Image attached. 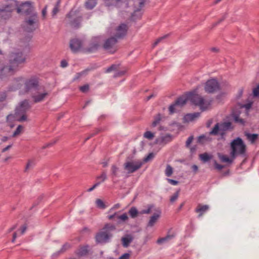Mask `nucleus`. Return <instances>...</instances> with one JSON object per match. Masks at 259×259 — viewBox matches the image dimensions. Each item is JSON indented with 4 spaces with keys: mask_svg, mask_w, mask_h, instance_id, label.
Returning a JSON list of instances; mask_svg holds the SVG:
<instances>
[{
    "mask_svg": "<svg viewBox=\"0 0 259 259\" xmlns=\"http://www.w3.org/2000/svg\"><path fill=\"white\" fill-rule=\"evenodd\" d=\"M144 4L145 1L140 0L138 2V7L135 6L134 12L131 14V18L133 20H135L141 17L142 13L141 12V10L144 7ZM135 6H136V4H135Z\"/></svg>",
    "mask_w": 259,
    "mask_h": 259,
    "instance_id": "15",
    "label": "nucleus"
},
{
    "mask_svg": "<svg viewBox=\"0 0 259 259\" xmlns=\"http://www.w3.org/2000/svg\"><path fill=\"white\" fill-rule=\"evenodd\" d=\"M96 179L101 180L100 183L104 182L107 179L106 172L103 171L100 176L97 177Z\"/></svg>",
    "mask_w": 259,
    "mask_h": 259,
    "instance_id": "44",
    "label": "nucleus"
},
{
    "mask_svg": "<svg viewBox=\"0 0 259 259\" xmlns=\"http://www.w3.org/2000/svg\"><path fill=\"white\" fill-rule=\"evenodd\" d=\"M220 132V123H217L215 124L212 130L209 133V135L217 136Z\"/></svg>",
    "mask_w": 259,
    "mask_h": 259,
    "instance_id": "31",
    "label": "nucleus"
},
{
    "mask_svg": "<svg viewBox=\"0 0 259 259\" xmlns=\"http://www.w3.org/2000/svg\"><path fill=\"white\" fill-rule=\"evenodd\" d=\"M119 168L115 164H113L111 167V174L110 176L112 179H114L118 176Z\"/></svg>",
    "mask_w": 259,
    "mask_h": 259,
    "instance_id": "27",
    "label": "nucleus"
},
{
    "mask_svg": "<svg viewBox=\"0 0 259 259\" xmlns=\"http://www.w3.org/2000/svg\"><path fill=\"white\" fill-rule=\"evenodd\" d=\"M118 67L119 65L113 64L106 69V72L109 73L112 71L117 70V69L118 68Z\"/></svg>",
    "mask_w": 259,
    "mask_h": 259,
    "instance_id": "46",
    "label": "nucleus"
},
{
    "mask_svg": "<svg viewBox=\"0 0 259 259\" xmlns=\"http://www.w3.org/2000/svg\"><path fill=\"white\" fill-rule=\"evenodd\" d=\"M117 214H118V212H115L113 214L108 215V219L109 220H113V219L117 220Z\"/></svg>",
    "mask_w": 259,
    "mask_h": 259,
    "instance_id": "60",
    "label": "nucleus"
},
{
    "mask_svg": "<svg viewBox=\"0 0 259 259\" xmlns=\"http://www.w3.org/2000/svg\"><path fill=\"white\" fill-rule=\"evenodd\" d=\"M180 193V190H178L170 198V201L171 203L174 202L178 199Z\"/></svg>",
    "mask_w": 259,
    "mask_h": 259,
    "instance_id": "49",
    "label": "nucleus"
},
{
    "mask_svg": "<svg viewBox=\"0 0 259 259\" xmlns=\"http://www.w3.org/2000/svg\"><path fill=\"white\" fill-rule=\"evenodd\" d=\"M221 89L218 80L214 78L208 80L205 84L204 90L208 93H213Z\"/></svg>",
    "mask_w": 259,
    "mask_h": 259,
    "instance_id": "10",
    "label": "nucleus"
},
{
    "mask_svg": "<svg viewBox=\"0 0 259 259\" xmlns=\"http://www.w3.org/2000/svg\"><path fill=\"white\" fill-rule=\"evenodd\" d=\"M34 165V162L32 160H28L26 165L24 171L27 172L29 169L31 168Z\"/></svg>",
    "mask_w": 259,
    "mask_h": 259,
    "instance_id": "50",
    "label": "nucleus"
},
{
    "mask_svg": "<svg viewBox=\"0 0 259 259\" xmlns=\"http://www.w3.org/2000/svg\"><path fill=\"white\" fill-rule=\"evenodd\" d=\"M16 9H17V13H22L27 16L32 14V13H36L34 11L32 3L30 2L23 3L19 6L17 4V6H15Z\"/></svg>",
    "mask_w": 259,
    "mask_h": 259,
    "instance_id": "7",
    "label": "nucleus"
},
{
    "mask_svg": "<svg viewBox=\"0 0 259 259\" xmlns=\"http://www.w3.org/2000/svg\"><path fill=\"white\" fill-rule=\"evenodd\" d=\"M23 129V126L21 125H19L17 127L16 130L14 132L13 134V137H15L20 135L21 132L22 131Z\"/></svg>",
    "mask_w": 259,
    "mask_h": 259,
    "instance_id": "43",
    "label": "nucleus"
},
{
    "mask_svg": "<svg viewBox=\"0 0 259 259\" xmlns=\"http://www.w3.org/2000/svg\"><path fill=\"white\" fill-rule=\"evenodd\" d=\"M97 4V0H88L85 3V7L88 9H92Z\"/></svg>",
    "mask_w": 259,
    "mask_h": 259,
    "instance_id": "34",
    "label": "nucleus"
},
{
    "mask_svg": "<svg viewBox=\"0 0 259 259\" xmlns=\"http://www.w3.org/2000/svg\"><path fill=\"white\" fill-rule=\"evenodd\" d=\"M104 2L106 6L110 7L116 5L121 2V0H104Z\"/></svg>",
    "mask_w": 259,
    "mask_h": 259,
    "instance_id": "32",
    "label": "nucleus"
},
{
    "mask_svg": "<svg viewBox=\"0 0 259 259\" xmlns=\"http://www.w3.org/2000/svg\"><path fill=\"white\" fill-rule=\"evenodd\" d=\"M153 206L152 205H149L147 209L142 210L140 212V214H149L151 212V209Z\"/></svg>",
    "mask_w": 259,
    "mask_h": 259,
    "instance_id": "51",
    "label": "nucleus"
},
{
    "mask_svg": "<svg viewBox=\"0 0 259 259\" xmlns=\"http://www.w3.org/2000/svg\"><path fill=\"white\" fill-rule=\"evenodd\" d=\"M144 137L148 140H152L154 137V135L150 131H147L144 133Z\"/></svg>",
    "mask_w": 259,
    "mask_h": 259,
    "instance_id": "45",
    "label": "nucleus"
},
{
    "mask_svg": "<svg viewBox=\"0 0 259 259\" xmlns=\"http://www.w3.org/2000/svg\"><path fill=\"white\" fill-rule=\"evenodd\" d=\"M174 237H175V235H174V234L167 235L165 237L161 238H159V239H158L157 241V243L158 244L162 243L164 242L174 238Z\"/></svg>",
    "mask_w": 259,
    "mask_h": 259,
    "instance_id": "37",
    "label": "nucleus"
},
{
    "mask_svg": "<svg viewBox=\"0 0 259 259\" xmlns=\"http://www.w3.org/2000/svg\"><path fill=\"white\" fill-rule=\"evenodd\" d=\"M100 184V182H97L91 188H89L87 191L90 192L94 190L97 186H98Z\"/></svg>",
    "mask_w": 259,
    "mask_h": 259,
    "instance_id": "61",
    "label": "nucleus"
},
{
    "mask_svg": "<svg viewBox=\"0 0 259 259\" xmlns=\"http://www.w3.org/2000/svg\"><path fill=\"white\" fill-rule=\"evenodd\" d=\"M126 71H127L126 69H124L123 70H121V71L117 72L114 75V77H119V76H121L123 75L124 74H125Z\"/></svg>",
    "mask_w": 259,
    "mask_h": 259,
    "instance_id": "54",
    "label": "nucleus"
},
{
    "mask_svg": "<svg viewBox=\"0 0 259 259\" xmlns=\"http://www.w3.org/2000/svg\"><path fill=\"white\" fill-rule=\"evenodd\" d=\"M245 135L246 137L247 140H249L252 144L255 142V141L257 139L258 137V135L256 134H251L245 133Z\"/></svg>",
    "mask_w": 259,
    "mask_h": 259,
    "instance_id": "28",
    "label": "nucleus"
},
{
    "mask_svg": "<svg viewBox=\"0 0 259 259\" xmlns=\"http://www.w3.org/2000/svg\"><path fill=\"white\" fill-rule=\"evenodd\" d=\"M154 155L153 153H150L146 157H145L143 159L144 162H147L149 160H151L153 158Z\"/></svg>",
    "mask_w": 259,
    "mask_h": 259,
    "instance_id": "52",
    "label": "nucleus"
},
{
    "mask_svg": "<svg viewBox=\"0 0 259 259\" xmlns=\"http://www.w3.org/2000/svg\"><path fill=\"white\" fill-rule=\"evenodd\" d=\"M161 120V114H157L154 117V120L152 123V126L153 127L156 126L159 123V122Z\"/></svg>",
    "mask_w": 259,
    "mask_h": 259,
    "instance_id": "38",
    "label": "nucleus"
},
{
    "mask_svg": "<svg viewBox=\"0 0 259 259\" xmlns=\"http://www.w3.org/2000/svg\"><path fill=\"white\" fill-rule=\"evenodd\" d=\"M31 108L29 101L27 100H24L21 102L19 105L16 109L15 114L26 113Z\"/></svg>",
    "mask_w": 259,
    "mask_h": 259,
    "instance_id": "16",
    "label": "nucleus"
},
{
    "mask_svg": "<svg viewBox=\"0 0 259 259\" xmlns=\"http://www.w3.org/2000/svg\"><path fill=\"white\" fill-rule=\"evenodd\" d=\"M17 118V121L19 122H23L27 120V116L26 113L15 114Z\"/></svg>",
    "mask_w": 259,
    "mask_h": 259,
    "instance_id": "35",
    "label": "nucleus"
},
{
    "mask_svg": "<svg viewBox=\"0 0 259 259\" xmlns=\"http://www.w3.org/2000/svg\"><path fill=\"white\" fill-rule=\"evenodd\" d=\"M128 214L132 218L134 219L137 217L140 213L136 207H132L128 210Z\"/></svg>",
    "mask_w": 259,
    "mask_h": 259,
    "instance_id": "29",
    "label": "nucleus"
},
{
    "mask_svg": "<svg viewBox=\"0 0 259 259\" xmlns=\"http://www.w3.org/2000/svg\"><path fill=\"white\" fill-rule=\"evenodd\" d=\"M27 229V226L26 224H24L21 226L20 228V234L21 235L23 234L26 231Z\"/></svg>",
    "mask_w": 259,
    "mask_h": 259,
    "instance_id": "56",
    "label": "nucleus"
},
{
    "mask_svg": "<svg viewBox=\"0 0 259 259\" xmlns=\"http://www.w3.org/2000/svg\"><path fill=\"white\" fill-rule=\"evenodd\" d=\"M214 165L215 168L219 170H221L224 167V165L218 164L216 161H214Z\"/></svg>",
    "mask_w": 259,
    "mask_h": 259,
    "instance_id": "58",
    "label": "nucleus"
},
{
    "mask_svg": "<svg viewBox=\"0 0 259 259\" xmlns=\"http://www.w3.org/2000/svg\"><path fill=\"white\" fill-rule=\"evenodd\" d=\"M60 3H61V1L60 0H58L57 1V2L56 5L55 6L54 8H53V11H52V16H55L58 13V12H59V7H60Z\"/></svg>",
    "mask_w": 259,
    "mask_h": 259,
    "instance_id": "39",
    "label": "nucleus"
},
{
    "mask_svg": "<svg viewBox=\"0 0 259 259\" xmlns=\"http://www.w3.org/2000/svg\"><path fill=\"white\" fill-rule=\"evenodd\" d=\"M89 88L90 87L89 84H85L83 86L80 87L79 88V89L80 91L82 92V93H87L89 91Z\"/></svg>",
    "mask_w": 259,
    "mask_h": 259,
    "instance_id": "53",
    "label": "nucleus"
},
{
    "mask_svg": "<svg viewBox=\"0 0 259 259\" xmlns=\"http://www.w3.org/2000/svg\"><path fill=\"white\" fill-rule=\"evenodd\" d=\"M209 206L208 205H202L199 204L195 209V211L199 213L198 217H201L203 214L209 209Z\"/></svg>",
    "mask_w": 259,
    "mask_h": 259,
    "instance_id": "24",
    "label": "nucleus"
},
{
    "mask_svg": "<svg viewBox=\"0 0 259 259\" xmlns=\"http://www.w3.org/2000/svg\"><path fill=\"white\" fill-rule=\"evenodd\" d=\"M169 34H166L162 37H160L156 39V40L153 44L152 47L154 48L156 46H157L160 41H161L163 39L167 38Z\"/></svg>",
    "mask_w": 259,
    "mask_h": 259,
    "instance_id": "47",
    "label": "nucleus"
},
{
    "mask_svg": "<svg viewBox=\"0 0 259 259\" xmlns=\"http://www.w3.org/2000/svg\"><path fill=\"white\" fill-rule=\"evenodd\" d=\"M253 95L254 97L259 96V84L253 90Z\"/></svg>",
    "mask_w": 259,
    "mask_h": 259,
    "instance_id": "55",
    "label": "nucleus"
},
{
    "mask_svg": "<svg viewBox=\"0 0 259 259\" xmlns=\"http://www.w3.org/2000/svg\"><path fill=\"white\" fill-rule=\"evenodd\" d=\"M100 46V40L99 38L95 37L92 39L89 47L84 49L87 53H93L98 50Z\"/></svg>",
    "mask_w": 259,
    "mask_h": 259,
    "instance_id": "14",
    "label": "nucleus"
},
{
    "mask_svg": "<svg viewBox=\"0 0 259 259\" xmlns=\"http://www.w3.org/2000/svg\"><path fill=\"white\" fill-rule=\"evenodd\" d=\"M167 181L172 185H177L179 183L178 181L170 179H167Z\"/></svg>",
    "mask_w": 259,
    "mask_h": 259,
    "instance_id": "62",
    "label": "nucleus"
},
{
    "mask_svg": "<svg viewBox=\"0 0 259 259\" xmlns=\"http://www.w3.org/2000/svg\"><path fill=\"white\" fill-rule=\"evenodd\" d=\"M17 6V2L15 1H11L9 5L0 9V19L6 20L11 17V13L15 10V6Z\"/></svg>",
    "mask_w": 259,
    "mask_h": 259,
    "instance_id": "5",
    "label": "nucleus"
},
{
    "mask_svg": "<svg viewBox=\"0 0 259 259\" xmlns=\"http://www.w3.org/2000/svg\"><path fill=\"white\" fill-rule=\"evenodd\" d=\"M143 162L140 161L126 160L123 164V168L128 174L134 173L140 169Z\"/></svg>",
    "mask_w": 259,
    "mask_h": 259,
    "instance_id": "6",
    "label": "nucleus"
},
{
    "mask_svg": "<svg viewBox=\"0 0 259 259\" xmlns=\"http://www.w3.org/2000/svg\"><path fill=\"white\" fill-rule=\"evenodd\" d=\"M165 172L167 177L171 176L173 173L172 167L170 165H167Z\"/></svg>",
    "mask_w": 259,
    "mask_h": 259,
    "instance_id": "42",
    "label": "nucleus"
},
{
    "mask_svg": "<svg viewBox=\"0 0 259 259\" xmlns=\"http://www.w3.org/2000/svg\"><path fill=\"white\" fill-rule=\"evenodd\" d=\"M131 257V254L129 253H125L121 255L118 259H130Z\"/></svg>",
    "mask_w": 259,
    "mask_h": 259,
    "instance_id": "59",
    "label": "nucleus"
},
{
    "mask_svg": "<svg viewBox=\"0 0 259 259\" xmlns=\"http://www.w3.org/2000/svg\"><path fill=\"white\" fill-rule=\"evenodd\" d=\"M89 246H80L74 252L75 255L78 257H80L88 254Z\"/></svg>",
    "mask_w": 259,
    "mask_h": 259,
    "instance_id": "20",
    "label": "nucleus"
},
{
    "mask_svg": "<svg viewBox=\"0 0 259 259\" xmlns=\"http://www.w3.org/2000/svg\"><path fill=\"white\" fill-rule=\"evenodd\" d=\"M199 158L205 163L208 161L211 158V156L207 153H204L199 155Z\"/></svg>",
    "mask_w": 259,
    "mask_h": 259,
    "instance_id": "33",
    "label": "nucleus"
},
{
    "mask_svg": "<svg viewBox=\"0 0 259 259\" xmlns=\"http://www.w3.org/2000/svg\"><path fill=\"white\" fill-rule=\"evenodd\" d=\"M89 70V69H86V70H83L80 72L77 73L76 74L74 80L77 79L83 75H85L87 74Z\"/></svg>",
    "mask_w": 259,
    "mask_h": 259,
    "instance_id": "48",
    "label": "nucleus"
},
{
    "mask_svg": "<svg viewBox=\"0 0 259 259\" xmlns=\"http://www.w3.org/2000/svg\"><path fill=\"white\" fill-rule=\"evenodd\" d=\"M117 39L114 36L107 39L103 46L105 50L110 53H114L117 51L116 43Z\"/></svg>",
    "mask_w": 259,
    "mask_h": 259,
    "instance_id": "9",
    "label": "nucleus"
},
{
    "mask_svg": "<svg viewBox=\"0 0 259 259\" xmlns=\"http://www.w3.org/2000/svg\"><path fill=\"white\" fill-rule=\"evenodd\" d=\"M128 219V217L126 213H124L121 215H117V223L119 224L123 222H125Z\"/></svg>",
    "mask_w": 259,
    "mask_h": 259,
    "instance_id": "30",
    "label": "nucleus"
},
{
    "mask_svg": "<svg viewBox=\"0 0 259 259\" xmlns=\"http://www.w3.org/2000/svg\"><path fill=\"white\" fill-rule=\"evenodd\" d=\"M220 135L223 136L225 134V132L232 129V123L230 121H226L220 123Z\"/></svg>",
    "mask_w": 259,
    "mask_h": 259,
    "instance_id": "21",
    "label": "nucleus"
},
{
    "mask_svg": "<svg viewBox=\"0 0 259 259\" xmlns=\"http://www.w3.org/2000/svg\"><path fill=\"white\" fill-rule=\"evenodd\" d=\"M81 20V17H78L76 18H75L73 21H71V24L73 27H78L79 26Z\"/></svg>",
    "mask_w": 259,
    "mask_h": 259,
    "instance_id": "40",
    "label": "nucleus"
},
{
    "mask_svg": "<svg viewBox=\"0 0 259 259\" xmlns=\"http://www.w3.org/2000/svg\"><path fill=\"white\" fill-rule=\"evenodd\" d=\"M38 23V18L37 13H32L27 15L23 23V28L27 32H32L35 30Z\"/></svg>",
    "mask_w": 259,
    "mask_h": 259,
    "instance_id": "4",
    "label": "nucleus"
},
{
    "mask_svg": "<svg viewBox=\"0 0 259 259\" xmlns=\"http://www.w3.org/2000/svg\"><path fill=\"white\" fill-rule=\"evenodd\" d=\"M171 140V136L169 134H166L157 138L155 140V143L159 145H164L170 142Z\"/></svg>",
    "mask_w": 259,
    "mask_h": 259,
    "instance_id": "18",
    "label": "nucleus"
},
{
    "mask_svg": "<svg viewBox=\"0 0 259 259\" xmlns=\"http://www.w3.org/2000/svg\"><path fill=\"white\" fill-rule=\"evenodd\" d=\"M128 26L124 23H122L118 26L115 29L114 37L117 39L123 38L126 34Z\"/></svg>",
    "mask_w": 259,
    "mask_h": 259,
    "instance_id": "13",
    "label": "nucleus"
},
{
    "mask_svg": "<svg viewBox=\"0 0 259 259\" xmlns=\"http://www.w3.org/2000/svg\"><path fill=\"white\" fill-rule=\"evenodd\" d=\"M218 157L221 162L224 163H228L231 164L233 162L234 159L231 157V158H229L227 155L222 154L221 153H218Z\"/></svg>",
    "mask_w": 259,
    "mask_h": 259,
    "instance_id": "26",
    "label": "nucleus"
},
{
    "mask_svg": "<svg viewBox=\"0 0 259 259\" xmlns=\"http://www.w3.org/2000/svg\"><path fill=\"white\" fill-rule=\"evenodd\" d=\"M134 240L133 236L131 234H126L124 237H122L121 241L122 244L124 247H127L129 246L130 244Z\"/></svg>",
    "mask_w": 259,
    "mask_h": 259,
    "instance_id": "23",
    "label": "nucleus"
},
{
    "mask_svg": "<svg viewBox=\"0 0 259 259\" xmlns=\"http://www.w3.org/2000/svg\"><path fill=\"white\" fill-rule=\"evenodd\" d=\"M212 138L209 136L202 135L197 138V143L200 144H205L211 142Z\"/></svg>",
    "mask_w": 259,
    "mask_h": 259,
    "instance_id": "25",
    "label": "nucleus"
},
{
    "mask_svg": "<svg viewBox=\"0 0 259 259\" xmlns=\"http://www.w3.org/2000/svg\"><path fill=\"white\" fill-rule=\"evenodd\" d=\"M234 120L236 122H239L241 124L244 123L243 119L240 118L238 116H235L234 117Z\"/></svg>",
    "mask_w": 259,
    "mask_h": 259,
    "instance_id": "64",
    "label": "nucleus"
},
{
    "mask_svg": "<svg viewBox=\"0 0 259 259\" xmlns=\"http://www.w3.org/2000/svg\"><path fill=\"white\" fill-rule=\"evenodd\" d=\"M230 155L235 159L237 155H243L246 152V145L240 138L233 140L230 144Z\"/></svg>",
    "mask_w": 259,
    "mask_h": 259,
    "instance_id": "3",
    "label": "nucleus"
},
{
    "mask_svg": "<svg viewBox=\"0 0 259 259\" xmlns=\"http://www.w3.org/2000/svg\"><path fill=\"white\" fill-rule=\"evenodd\" d=\"M96 204L97 206L100 208L104 209L106 207V205L104 202L100 199H96Z\"/></svg>",
    "mask_w": 259,
    "mask_h": 259,
    "instance_id": "41",
    "label": "nucleus"
},
{
    "mask_svg": "<svg viewBox=\"0 0 259 259\" xmlns=\"http://www.w3.org/2000/svg\"><path fill=\"white\" fill-rule=\"evenodd\" d=\"M115 229L116 227L114 225L109 223L105 224L104 227L96 235V242L99 243L107 242L112 236L111 232Z\"/></svg>",
    "mask_w": 259,
    "mask_h": 259,
    "instance_id": "2",
    "label": "nucleus"
},
{
    "mask_svg": "<svg viewBox=\"0 0 259 259\" xmlns=\"http://www.w3.org/2000/svg\"><path fill=\"white\" fill-rule=\"evenodd\" d=\"M48 95L49 93L40 87L36 91L32 93L31 97L34 103H36L42 101Z\"/></svg>",
    "mask_w": 259,
    "mask_h": 259,
    "instance_id": "11",
    "label": "nucleus"
},
{
    "mask_svg": "<svg viewBox=\"0 0 259 259\" xmlns=\"http://www.w3.org/2000/svg\"><path fill=\"white\" fill-rule=\"evenodd\" d=\"M200 115V113L199 112L187 114L183 118V122L187 123L192 121L195 119L198 118Z\"/></svg>",
    "mask_w": 259,
    "mask_h": 259,
    "instance_id": "22",
    "label": "nucleus"
},
{
    "mask_svg": "<svg viewBox=\"0 0 259 259\" xmlns=\"http://www.w3.org/2000/svg\"><path fill=\"white\" fill-rule=\"evenodd\" d=\"M193 136H191L190 137H189L188 138V139H187L186 142V146L187 147H189L190 145L191 144V143L192 142L193 140Z\"/></svg>",
    "mask_w": 259,
    "mask_h": 259,
    "instance_id": "57",
    "label": "nucleus"
},
{
    "mask_svg": "<svg viewBox=\"0 0 259 259\" xmlns=\"http://www.w3.org/2000/svg\"><path fill=\"white\" fill-rule=\"evenodd\" d=\"M47 6H46L45 8L42 10V16L44 19L46 18V16L47 14Z\"/></svg>",
    "mask_w": 259,
    "mask_h": 259,
    "instance_id": "63",
    "label": "nucleus"
},
{
    "mask_svg": "<svg viewBox=\"0 0 259 259\" xmlns=\"http://www.w3.org/2000/svg\"><path fill=\"white\" fill-rule=\"evenodd\" d=\"M186 104V99L185 97H180L176 101L171 104L168 108V111L170 114L179 111Z\"/></svg>",
    "mask_w": 259,
    "mask_h": 259,
    "instance_id": "8",
    "label": "nucleus"
},
{
    "mask_svg": "<svg viewBox=\"0 0 259 259\" xmlns=\"http://www.w3.org/2000/svg\"><path fill=\"white\" fill-rule=\"evenodd\" d=\"M186 99V102L190 100L193 104L199 107L202 111L208 109L212 101L206 100L200 95L195 94L194 92H190L183 96Z\"/></svg>",
    "mask_w": 259,
    "mask_h": 259,
    "instance_id": "1",
    "label": "nucleus"
},
{
    "mask_svg": "<svg viewBox=\"0 0 259 259\" xmlns=\"http://www.w3.org/2000/svg\"><path fill=\"white\" fill-rule=\"evenodd\" d=\"M40 87L38 85V82L35 78H30L25 82V91L26 93H32L36 91Z\"/></svg>",
    "mask_w": 259,
    "mask_h": 259,
    "instance_id": "12",
    "label": "nucleus"
},
{
    "mask_svg": "<svg viewBox=\"0 0 259 259\" xmlns=\"http://www.w3.org/2000/svg\"><path fill=\"white\" fill-rule=\"evenodd\" d=\"M72 247V245L68 242H66L64 243L62 246L61 249L59 250L60 253H63L70 249Z\"/></svg>",
    "mask_w": 259,
    "mask_h": 259,
    "instance_id": "36",
    "label": "nucleus"
},
{
    "mask_svg": "<svg viewBox=\"0 0 259 259\" xmlns=\"http://www.w3.org/2000/svg\"><path fill=\"white\" fill-rule=\"evenodd\" d=\"M155 210L156 212L150 217L147 225L148 227H153L161 215V211L159 208H157Z\"/></svg>",
    "mask_w": 259,
    "mask_h": 259,
    "instance_id": "19",
    "label": "nucleus"
},
{
    "mask_svg": "<svg viewBox=\"0 0 259 259\" xmlns=\"http://www.w3.org/2000/svg\"><path fill=\"white\" fill-rule=\"evenodd\" d=\"M82 45L81 41L77 38H73L70 41V48L74 53L78 52L81 48Z\"/></svg>",
    "mask_w": 259,
    "mask_h": 259,
    "instance_id": "17",
    "label": "nucleus"
}]
</instances>
